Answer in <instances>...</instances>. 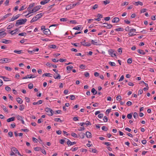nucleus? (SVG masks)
I'll use <instances>...</instances> for the list:
<instances>
[{
  "instance_id": "obj_13",
  "label": "nucleus",
  "mask_w": 156,
  "mask_h": 156,
  "mask_svg": "<svg viewBox=\"0 0 156 156\" xmlns=\"http://www.w3.org/2000/svg\"><path fill=\"white\" fill-rule=\"evenodd\" d=\"M91 42L92 43V44L94 45H99L98 44V41L96 40H91Z\"/></svg>"
},
{
  "instance_id": "obj_35",
  "label": "nucleus",
  "mask_w": 156,
  "mask_h": 156,
  "mask_svg": "<svg viewBox=\"0 0 156 156\" xmlns=\"http://www.w3.org/2000/svg\"><path fill=\"white\" fill-rule=\"evenodd\" d=\"M28 88L30 89H32L33 87V85L32 83H30L28 85Z\"/></svg>"
},
{
  "instance_id": "obj_16",
  "label": "nucleus",
  "mask_w": 156,
  "mask_h": 156,
  "mask_svg": "<svg viewBox=\"0 0 156 156\" xmlns=\"http://www.w3.org/2000/svg\"><path fill=\"white\" fill-rule=\"evenodd\" d=\"M18 30L17 29H16L14 30H12L10 31L9 33L12 35H14L18 31Z\"/></svg>"
},
{
  "instance_id": "obj_26",
  "label": "nucleus",
  "mask_w": 156,
  "mask_h": 156,
  "mask_svg": "<svg viewBox=\"0 0 156 156\" xmlns=\"http://www.w3.org/2000/svg\"><path fill=\"white\" fill-rule=\"evenodd\" d=\"M51 74L50 73H45L42 76H46L49 77H52V76H51Z\"/></svg>"
},
{
  "instance_id": "obj_32",
  "label": "nucleus",
  "mask_w": 156,
  "mask_h": 156,
  "mask_svg": "<svg viewBox=\"0 0 156 156\" xmlns=\"http://www.w3.org/2000/svg\"><path fill=\"white\" fill-rule=\"evenodd\" d=\"M129 31V32L128 33V35L129 36H132L136 35V34H134L133 33H132V32L131 31Z\"/></svg>"
},
{
  "instance_id": "obj_58",
  "label": "nucleus",
  "mask_w": 156,
  "mask_h": 156,
  "mask_svg": "<svg viewBox=\"0 0 156 156\" xmlns=\"http://www.w3.org/2000/svg\"><path fill=\"white\" fill-rule=\"evenodd\" d=\"M103 120L104 122H107L108 120V118L106 116H104V117L103 119Z\"/></svg>"
},
{
  "instance_id": "obj_9",
  "label": "nucleus",
  "mask_w": 156,
  "mask_h": 156,
  "mask_svg": "<svg viewBox=\"0 0 156 156\" xmlns=\"http://www.w3.org/2000/svg\"><path fill=\"white\" fill-rule=\"evenodd\" d=\"M119 21V19L118 17L114 18L112 20V22L113 23H116L118 22Z\"/></svg>"
},
{
  "instance_id": "obj_11",
  "label": "nucleus",
  "mask_w": 156,
  "mask_h": 156,
  "mask_svg": "<svg viewBox=\"0 0 156 156\" xmlns=\"http://www.w3.org/2000/svg\"><path fill=\"white\" fill-rule=\"evenodd\" d=\"M44 33L45 34L49 35V33L50 32V30L48 29H45L43 30Z\"/></svg>"
},
{
  "instance_id": "obj_12",
  "label": "nucleus",
  "mask_w": 156,
  "mask_h": 156,
  "mask_svg": "<svg viewBox=\"0 0 156 156\" xmlns=\"http://www.w3.org/2000/svg\"><path fill=\"white\" fill-rule=\"evenodd\" d=\"M85 134L86 135L87 137L88 138H90L92 137L91 134L89 132H86Z\"/></svg>"
},
{
  "instance_id": "obj_19",
  "label": "nucleus",
  "mask_w": 156,
  "mask_h": 156,
  "mask_svg": "<svg viewBox=\"0 0 156 156\" xmlns=\"http://www.w3.org/2000/svg\"><path fill=\"white\" fill-rule=\"evenodd\" d=\"M15 117H12L10 118L7 120V121L8 122H10L11 121H13L15 120Z\"/></svg>"
},
{
  "instance_id": "obj_41",
  "label": "nucleus",
  "mask_w": 156,
  "mask_h": 156,
  "mask_svg": "<svg viewBox=\"0 0 156 156\" xmlns=\"http://www.w3.org/2000/svg\"><path fill=\"white\" fill-rule=\"evenodd\" d=\"M24 106L23 105H20L19 109L20 111H22L24 109Z\"/></svg>"
},
{
  "instance_id": "obj_22",
  "label": "nucleus",
  "mask_w": 156,
  "mask_h": 156,
  "mask_svg": "<svg viewBox=\"0 0 156 156\" xmlns=\"http://www.w3.org/2000/svg\"><path fill=\"white\" fill-rule=\"evenodd\" d=\"M12 151H13V152H14L15 154H16L17 152V151H18V150L15 147H12L11 149Z\"/></svg>"
},
{
  "instance_id": "obj_44",
  "label": "nucleus",
  "mask_w": 156,
  "mask_h": 156,
  "mask_svg": "<svg viewBox=\"0 0 156 156\" xmlns=\"http://www.w3.org/2000/svg\"><path fill=\"white\" fill-rule=\"evenodd\" d=\"M35 4L32 3L29 5L28 8V9H31V8L34 6Z\"/></svg>"
},
{
  "instance_id": "obj_39",
  "label": "nucleus",
  "mask_w": 156,
  "mask_h": 156,
  "mask_svg": "<svg viewBox=\"0 0 156 156\" xmlns=\"http://www.w3.org/2000/svg\"><path fill=\"white\" fill-rule=\"evenodd\" d=\"M132 113L128 114L127 115V118L129 119H131L132 118Z\"/></svg>"
},
{
  "instance_id": "obj_57",
  "label": "nucleus",
  "mask_w": 156,
  "mask_h": 156,
  "mask_svg": "<svg viewBox=\"0 0 156 156\" xmlns=\"http://www.w3.org/2000/svg\"><path fill=\"white\" fill-rule=\"evenodd\" d=\"M14 25L13 26H12V25L10 24L7 27V29H9L12 28L13 27H14Z\"/></svg>"
},
{
  "instance_id": "obj_2",
  "label": "nucleus",
  "mask_w": 156,
  "mask_h": 156,
  "mask_svg": "<svg viewBox=\"0 0 156 156\" xmlns=\"http://www.w3.org/2000/svg\"><path fill=\"white\" fill-rule=\"evenodd\" d=\"M44 14V13H41L37 15L30 21V23H32L35 21H37L38 19L42 17Z\"/></svg>"
},
{
  "instance_id": "obj_31",
  "label": "nucleus",
  "mask_w": 156,
  "mask_h": 156,
  "mask_svg": "<svg viewBox=\"0 0 156 156\" xmlns=\"http://www.w3.org/2000/svg\"><path fill=\"white\" fill-rule=\"evenodd\" d=\"M49 47L50 48L55 49L56 48V46L55 45L51 44L49 46Z\"/></svg>"
},
{
  "instance_id": "obj_3",
  "label": "nucleus",
  "mask_w": 156,
  "mask_h": 156,
  "mask_svg": "<svg viewBox=\"0 0 156 156\" xmlns=\"http://www.w3.org/2000/svg\"><path fill=\"white\" fill-rule=\"evenodd\" d=\"M45 111L48 113V115L50 116H52L53 115V112L50 108H47L45 109Z\"/></svg>"
},
{
  "instance_id": "obj_36",
  "label": "nucleus",
  "mask_w": 156,
  "mask_h": 156,
  "mask_svg": "<svg viewBox=\"0 0 156 156\" xmlns=\"http://www.w3.org/2000/svg\"><path fill=\"white\" fill-rule=\"evenodd\" d=\"M9 59L8 58H3V62H2V63H3L4 62L7 63L8 62Z\"/></svg>"
},
{
  "instance_id": "obj_38",
  "label": "nucleus",
  "mask_w": 156,
  "mask_h": 156,
  "mask_svg": "<svg viewBox=\"0 0 156 156\" xmlns=\"http://www.w3.org/2000/svg\"><path fill=\"white\" fill-rule=\"evenodd\" d=\"M138 117V114L136 112H134L133 114V117H134V118L135 119H136L137 117Z\"/></svg>"
},
{
  "instance_id": "obj_63",
  "label": "nucleus",
  "mask_w": 156,
  "mask_h": 156,
  "mask_svg": "<svg viewBox=\"0 0 156 156\" xmlns=\"http://www.w3.org/2000/svg\"><path fill=\"white\" fill-rule=\"evenodd\" d=\"M132 103L130 101H128L126 103V105L128 106H130L132 105Z\"/></svg>"
},
{
  "instance_id": "obj_15",
  "label": "nucleus",
  "mask_w": 156,
  "mask_h": 156,
  "mask_svg": "<svg viewBox=\"0 0 156 156\" xmlns=\"http://www.w3.org/2000/svg\"><path fill=\"white\" fill-rule=\"evenodd\" d=\"M43 101L41 100H39L37 102H34L33 103V104L34 105H40L42 103Z\"/></svg>"
},
{
  "instance_id": "obj_56",
  "label": "nucleus",
  "mask_w": 156,
  "mask_h": 156,
  "mask_svg": "<svg viewBox=\"0 0 156 156\" xmlns=\"http://www.w3.org/2000/svg\"><path fill=\"white\" fill-rule=\"evenodd\" d=\"M80 69H84L85 68V65H81L80 66Z\"/></svg>"
},
{
  "instance_id": "obj_17",
  "label": "nucleus",
  "mask_w": 156,
  "mask_h": 156,
  "mask_svg": "<svg viewBox=\"0 0 156 156\" xmlns=\"http://www.w3.org/2000/svg\"><path fill=\"white\" fill-rule=\"evenodd\" d=\"M12 15V14L11 13H9L3 16V17L2 18V20H4L6 18L8 17L9 16H11Z\"/></svg>"
},
{
  "instance_id": "obj_27",
  "label": "nucleus",
  "mask_w": 156,
  "mask_h": 156,
  "mask_svg": "<svg viewBox=\"0 0 156 156\" xmlns=\"http://www.w3.org/2000/svg\"><path fill=\"white\" fill-rule=\"evenodd\" d=\"M17 101L19 104H21L23 102V101L20 98H18L16 99Z\"/></svg>"
},
{
  "instance_id": "obj_33",
  "label": "nucleus",
  "mask_w": 156,
  "mask_h": 156,
  "mask_svg": "<svg viewBox=\"0 0 156 156\" xmlns=\"http://www.w3.org/2000/svg\"><path fill=\"white\" fill-rule=\"evenodd\" d=\"M54 120L55 121V122H59H59H62V121L59 118H55L54 119Z\"/></svg>"
},
{
  "instance_id": "obj_62",
  "label": "nucleus",
  "mask_w": 156,
  "mask_h": 156,
  "mask_svg": "<svg viewBox=\"0 0 156 156\" xmlns=\"http://www.w3.org/2000/svg\"><path fill=\"white\" fill-rule=\"evenodd\" d=\"M65 140L63 139H61L60 140L59 143L62 144H64L65 143Z\"/></svg>"
},
{
  "instance_id": "obj_34",
  "label": "nucleus",
  "mask_w": 156,
  "mask_h": 156,
  "mask_svg": "<svg viewBox=\"0 0 156 156\" xmlns=\"http://www.w3.org/2000/svg\"><path fill=\"white\" fill-rule=\"evenodd\" d=\"M23 117H22V116L18 115L17 116V119L19 120H22V119H23Z\"/></svg>"
},
{
  "instance_id": "obj_54",
  "label": "nucleus",
  "mask_w": 156,
  "mask_h": 156,
  "mask_svg": "<svg viewBox=\"0 0 156 156\" xmlns=\"http://www.w3.org/2000/svg\"><path fill=\"white\" fill-rule=\"evenodd\" d=\"M103 24L104 25L102 26V27H107L108 26V24L107 23H104Z\"/></svg>"
},
{
  "instance_id": "obj_1",
  "label": "nucleus",
  "mask_w": 156,
  "mask_h": 156,
  "mask_svg": "<svg viewBox=\"0 0 156 156\" xmlns=\"http://www.w3.org/2000/svg\"><path fill=\"white\" fill-rule=\"evenodd\" d=\"M26 19H22L16 21L15 24L16 27H18L19 25L24 24L27 21Z\"/></svg>"
},
{
  "instance_id": "obj_42",
  "label": "nucleus",
  "mask_w": 156,
  "mask_h": 156,
  "mask_svg": "<svg viewBox=\"0 0 156 156\" xmlns=\"http://www.w3.org/2000/svg\"><path fill=\"white\" fill-rule=\"evenodd\" d=\"M132 62V58H129L128 59L127 62L129 64H131Z\"/></svg>"
},
{
  "instance_id": "obj_47",
  "label": "nucleus",
  "mask_w": 156,
  "mask_h": 156,
  "mask_svg": "<svg viewBox=\"0 0 156 156\" xmlns=\"http://www.w3.org/2000/svg\"><path fill=\"white\" fill-rule=\"evenodd\" d=\"M129 3L128 2H125L121 4V5L122 6H124L125 5H127Z\"/></svg>"
},
{
  "instance_id": "obj_37",
  "label": "nucleus",
  "mask_w": 156,
  "mask_h": 156,
  "mask_svg": "<svg viewBox=\"0 0 156 156\" xmlns=\"http://www.w3.org/2000/svg\"><path fill=\"white\" fill-rule=\"evenodd\" d=\"M71 135L72 136L75 138H77V135L74 133H71Z\"/></svg>"
},
{
  "instance_id": "obj_4",
  "label": "nucleus",
  "mask_w": 156,
  "mask_h": 156,
  "mask_svg": "<svg viewBox=\"0 0 156 156\" xmlns=\"http://www.w3.org/2000/svg\"><path fill=\"white\" fill-rule=\"evenodd\" d=\"M79 2H77L74 4H71L69 5H68L66 7V9L69 10L75 6L76 5H79Z\"/></svg>"
},
{
  "instance_id": "obj_28",
  "label": "nucleus",
  "mask_w": 156,
  "mask_h": 156,
  "mask_svg": "<svg viewBox=\"0 0 156 156\" xmlns=\"http://www.w3.org/2000/svg\"><path fill=\"white\" fill-rule=\"evenodd\" d=\"M73 68V66H68L67 67L66 69L67 71H70Z\"/></svg>"
},
{
  "instance_id": "obj_21",
  "label": "nucleus",
  "mask_w": 156,
  "mask_h": 156,
  "mask_svg": "<svg viewBox=\"0 0 156 156\" xmlns=\"http://www.w3.org/2000/svg\"><path fill=\"white\" fill-rule=\"evenodd\" d=\"M137 52L140 54L142 55H144L145 54V53L144 52V51L140 49L138 50Z\"/></svg>"
},
{
  "instance_id": "obj_53",
  "label": "nucleus",
  "mask_w": 156,
  "mask_h": 156,
  "mask_svg": "<svg viewBox=\"0 0 156 156\" xmlns=\"http://www.w3.org/2000/svg\"><path fill=\"white\" fill-rule=\"evenodd\" d=\"M5 89L6 91H8L10 90L11 89L9 87L6 86L5 87Z\"/></svg>"
},
{
  "instance_id": "obj_46",
  "label": "nucleus",
  "mask_w": 156,
  "mask_h": 156,
  "mask_svg": "<svg viewBox=\"0 0 156 156\" xmlns=\"http://www.w3.org/2000/svg\"><path fill=\"white\" fill-rule=\"evenodd\" d=\"M104 131H106L108 130L107 128L105 126H103L101 128Z\"/></svg>"
},
{
  "instance_id": "obj_59",
  "label": "nucleus",
  "mask_w": 156,
  "mask_h": 156,
  "mask_svg": "<svg viewBox=\"0 0 156 156\" xmlns=\"http://www.w3.org/2000/svg\"><path fill=\"white\" fill-rule=\"evenodd\" d=\"M75 98V96L73 95H71L70 97V99L71 100H74Z\"/></svg>"
},
{
  "instance_id": "obj_20",
  "label": "nucleus",
  "mask_w": 156,
  "mask_h": 156,
  "mask_svg": "<svg viewBox=\"0 0 156 156\" xmlns=\"http://www.w3.org/2000/svg\"><path fill=\"white\" fill-rule=\"evenodd\" d=\"M1 108L3 109L5 112H8V109H7L6 107L4 105H2L1 106Z\"/></svg>"
},
{
  "instance_id": "obj_40",
  "label": "nucleus",
  "mask_w": 156,
  "mask_h": 156,
  "mask_svg": "<svg viewBox=\"0 0 156 156\" xmlns=\"http://www.w3.org/2000/svg\"><path fill=\"white\" fill-rule=\"evenodd\" d=\"M109 64L111 66H115V64L114 62H109Z\"/></svg>"
},
{
  "instance_id": "obj_51",
  "label": "nucleus",
  "mask_w": 156,
  "mask_h": 156,
  "mask_svg": "<svg viewBox=\"0 0 156 156\" xmlns=\"http://www.w3.org/2000/svg\"><path fill=\"white\" fill-rule=\"evenodd\" d=\"M98 7V5L97 4H95L92 7V9H97Z\"/></svg>"
},
{
  "instance_id": "obj_14",
  "label": "nucleus",
  "mask_w": 156,
  "mask_h": 156,
  "mask_svg": "<svg viewBox=\"0 0 156 156\" xmlns=\"http://www.w3.org/2000/svg\"><path fill=\"white\" fill-rule=\"evenodd\" d=\"M133 4L136 6H137L138 5H140L141 6H142L143 5V3L140 1H138L137 2H135Z\"/></svg>"
},
{
  "instance_id": "obj_25",
  "label": "nucleus",
  "mask_w": 156,
  "mask_h": 156,
  "mask_svg": "<svg viewBox=\"0 0 156 156\" xmlns=\"http://www.w3.org/2000/svg\"><path fill=\"white\" fill-rule=\"evenodd\" d=\"M91 92L93 93L94 95H95L97 93V91L94 88H93L92 89Z\"/></svg>"
},
{
  "instance_id": "obj_48",
  "label": "nucleus",
  "mask_w": 156,
  "mask_h": 156,
  "mask_svg": "<svg viewBox=\"0 0 156 156\" xmlns=\"http://www.w3.org/2000/svg\"><path fill=\"white\" fill-rule=\"evenodd\" d=\"M117 101H120L121 100V97L120 95L118 96L116 98Z\"/></svg>"
},
{
  "instance_id": "obj_49",
  "label": "nucleus",
  "mask_w": 156,
  "mask_h": 156,
  "mask_svg": "<svg viewBox=\"0 0 156 156\" xmlns=\"http://www.w3.org/2000/svg\"><path fill=\"white\" fill-rule=\"evenodd\" d=\"M9 0H6L5 3V6H8L9 5Z\"/></svg>"
},
{
  "instance_id": "obj_50",
  "label": "nucleus",
  "mask_w": 156,
  "mask_h": 156,
  "mask_svg": "<svg viewBox=\"0 0 156 156\" xmlns=\"http://www.w3.org/2000/svg\"><path fill=\"white\" fill-rule=\"evenodd\" d=\"M81 29V28L80 27L77 26V27H75L73 28V29H74V30H81V29Z\"/></svg>"
},
{
  "instance_id": "obj_23",
  "label": "nucleus",
  "mask_w": 156,
  "mask_h": 156,
  "mask_svg": "<svg viewBox=\"0 0 156 156\" xmlns=\"http://www.w3.org/2000/svg\"><path fill=\"white\" fill-rule=\"evenodd\" d=\"M57 75L54 76V77L55 79H60L61 76L59 74L57 73Z\"/></svg>"
},
{
  "instance_id": "obj_18",
  "label": "nucleus",
  "mask_w": 156,
  "mask_h": 156,
  "mask_svg": "<svg viewBox=\"0 0 156 156\" xmlns=\"http://www.w3.org/2000/svg\"><path fill=\"white\" fill-rule=\"evenodd\" d=\"M50 0H44L41 2V5H44L49 2Z\"/></svg>"
},
{
  "instance_id": "obj_7",
  "label": "nucleus",
  "mask_w": 156,
  "mask_h": 156,
  "mask_svg": "<svg viewBox=\"0 0 156 156\" xmlns=\"http://www.w3.org/2000/svg\"><path fill=\"white\" fill-rule=\"evenodd\" d=\"M21 15V14H18L15 16H13L12 17L10 21H13L18 18L20 17V16Z\"/></svg>"
},
{
  "instance_id": "obj_61",
  "label": "nucleus",
  "mask_w": 156,
  "mask_h": 156,
  "mask_svg": "<svg viewBox=\"0 0 156 156\" xmlns=\"http://www.w3.org/2000/svg\"><path fill=\"white\" fill-rule=\"evenodd\" d=\"M32 140H33V141L35 143H37L38 140L37 139L33 137Z\"/></svg>"
},
{
  "instance_id": "obj_45",
  "label": "nucleus",
  "mask_w": 156,
  "mask_h": 156,
  "mask_svg": "<svg viewBox=\"0 0 156 156\" xmlns=\"http://www.w3.org/2000/svg\"><path fill=\"white\" fill-rule=\"evenodd\" d=\"M27 34L26 33H20L18 34L19 36H26Z\"/></svg>"
},
{
  "instance_id": "obj_55",
  "label": "nucleus",
  "mask_w": 156,
  "mask_h": 156,
  "mask_svg": "<svg viewBox=\"0 0 156 156\" xmlns=\"http://www.w3.org/2000/svg\"><path fill=\"white\" fill-rule=\"evenodd\" d=\"M0 33L2 34V36H5L6 33L5 32H3L2 31H1V30H0Z\"/></svg>"
},
{
  "instance_id": "obj_24",
  "label": "nucleus",
  "mask_w": 156,
  "mask_h": 156,
  "mask_svg": "<svg viewBox=\"0 0 156 156\" xmlns=\"http://www.w3.org/2000/svg\"><path fill=\"white\" fill-rule=\"evenodd\" d=\"M86 134H85L83 133H80V134H79V136L80 137V138H81L82 139H83L84 138Z\"/></svg>"
},
{
  "instance_id": "obj_43",
  "label": "nucleus",
  "mask_w": 156,
  "mask_h": 156,
  "mask_svg": "<svg viewBox=\"0 0 156 156\" xmlns=\"http://www.w3.org/2000/svg\"><path fill=\"white\" fill-rule=\"evenodd\" d=\"M5 68L6 70H7L8 71H11L12 69L11 68H10V67L8 66H5Z\"/></svg>"
},
{
  "instance_id": "obj_8",
  "label": "nucleus",
  "mask_w": 156,
  "mask_h": 156,
  "mask_svg": "<svg viewBox=\"0 0 156 156\" xmlns=\"http://www.w3.org/2000/svg\"><path fill=\"white\" fill-rule=\"evenodd\" d=\"M65 139H67L68 140V141L67 142V144L68 145V146H71L72 145H73V144H76V142H71L68 139H66L65 138Z\"/></svg>"
},
{
  "instance_id": "obj_6",
  "label": "nucleus",
  "mask_w": 156,
  "mask_h": 156,
  "mask_svg": "<svg viewBox=\"0 0 156 156\" xmlns=\"http://www.w3.org/2000/svg\"><path fill=\"white\" fill-rule=\"evenodd\" d=\"M108 52L109 54L111 55L112 57H114L116 56L115 54L114 53V51L112 49H109L108 51Z\"/></svg>"
},
{
  "instance_id": "obj_60",
  "label": "nucleus",
  "mask_w": 156,
  "mask_h": 156,
  "mask_svg": "<svg viewBox=\"0 0 156 156\" xmlns=\"http://www.w3.org/2000/svg\"><path fill=\"white\" fill-rule=\"evenodd\" d=\"M110 2L108 0H106L103 1V3L105 5H106L107 4L109 3Z\"/></svg>"
},
{
  "instance_id": "obj_64",
  "label": "nucleus",
  "mask_w": 156,
  "mask_h": 156,
  "mask_svg": "<svg viewBox=\"0 0 156 156\" xmlns=\"http://www.w3.org/2000/svg\"><path fill=\"white\" fill-rule=\"evenodd\" d=\"M151 19L152 20H154L156 19V16H152L151 17Z\"/></svg>"
},
{
  "instance_id": "obj_52",
  "label": "nucleus",
  "mask_w": 156,
  "mask_h": 156,
  "mask_svg": "<svg viewBox=\"0 0 156 156\" xmlns=\"http://www.w3.org/2000/svg\"><path fill=\"white\" fill-rule=\"evenodd\" d=\"M122 48H120L118 49V51L120 53V54H121L122 52Z\"/></svg>"
},
{
  "instance_id": "obj_29",
  "label": "nucleus",
  "mask_w": 156,
  "mask_h": 156,
  "mask_svg": "<svg viewBox=\"0 0 156 156\" xmlns=\"http://www.w3.org/2000/svg\"><path fill=\"white\" fill-rule=\"evenodd\" d=\"M115 30L116 31H123L124 30V29L122 28H116Z\"/></svg>"
},
{
  "instance_id": "obj_5",
  "label": "nucleus",
  "mask_w": 156,
  "mask_h": 156,
  "mask_svg": "<svg viewBox=\"0 0 156 156\" xmlns=\"http://www.w3.org/2000/svg\"><path fill=\"white\" fill-rule=\"evenodd\" d=\"M41 7V6L39 5L35 7L32 10L31 12H30L29 13H31L35 12H37L38 10Z\"/></svg>"
},
{
  "instance_id": "obj_30",
  "label": "nucleus",
  "mask_w": 156,
  "mask_h": 156,
  "mask_svg": "<svg viewBox=\"0 0 156 156\" xmlns=\"http://www.w3.org/2000/svg\"><path fill=\"white\" fill-rule=\"evenodd\" d=\"M13 51L14 53H16L18 54H20L23 53L22 50L17 51V50H15Z\"/></svg>"
},
{
  "instance_id": "obj_10",
  "label": "nucleus",
  "mask_w": 156,
  "mask_h": 156,
  "mask_svg": "<svg viewBox=\"0 0 156 156\" xmlns=\"http://www.w3.org/2000/svg\"><path fill=\"white\" fill-rule=\"evenodd\" d=\"M2 40L3 41H2V43L8 44L11 43V41L10 40H7L5 39H3Z\"/></svg>"
}]
</instances>
